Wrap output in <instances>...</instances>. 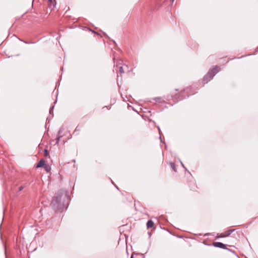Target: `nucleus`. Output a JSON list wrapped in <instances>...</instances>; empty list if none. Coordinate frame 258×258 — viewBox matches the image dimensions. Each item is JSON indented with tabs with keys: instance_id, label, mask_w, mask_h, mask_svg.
Returning a JSON list of instances; mask_svg holds the SVG:
<instances>
[{
	"instance_id": "c756f323",
	"label": "nucleus",
	"mask_w": 258,
	"mask_h": 258,
	"mask_svg": "<svg viewBox=\"0 0 258 258\" xmlns=\"http://www.w3.org/2000/svg\"><path fill=\"white\" fill-rule=\"evenodd\" d=\"M170 1L172 3H173L174 1V0H170Z\"/></svg>"
},
{
	"instance_id": "aec40b11",
	"label": "nucleus",
	"mask_w": 258,
	"mask_h": 258,
	"mask_svg": "<svg viewBox=\"0 0 258 258\" xmlns=\"http://www.w3.org/2000/svg\"><path fill=\"white\" fill-rule=\"evenodd\" d=\"M24 188V186H21L19 187V190L21 191Z\"/></svg>"
},
{
	"instance_id": "9b49d317",
	"label": "nucleus",
	"mask_w": 258,
	"mask_h": 258,
	"mask_svg": "<svg viewBox=\"0 0 258 258\" xmlns=\"http://www.w3.org/2000/svg\"><path fill=\"white\" fill-rule=\"evenodd\" d=\"M81 130V127H79V126H77L76 128H75V130L73 132V135L76 136L78 135L79 133V132Z\"/></svg>"
},
{
	"instance_id": "0eeeda50",
	"label": "nucleus",
	"mask_w": 258,
	"mask_h": 258,
	"mask_svg": "<svg viewBox=\"0 0 258 258\" xmlns=\"http://www.w3.org/2000/svg\"><path fill=\"white\" fill-rule=\"evenodd\" d=\"M49 3V8H51L52 6L53 7H55L56 5V2L55 0H48Z\"/></svg>"
},
{
	"instance_id": "ddd939ff",
	"label": "nucleus",
	"mask_w": 258,
	"mask_h": 258,
	"mask_svg": "<svg viewBox=\"0 0 258 258\" xmlns=\"http://www.w3.org/2000/svg\"><path fill=\"white\" fill-rule=\"evenodd\" d=\"M62 135H60V136H57L56 140V144H58L59 142L60 141V139L62 138Z\"/></svg>"
},
{
	"instance_id": "f3484780",
	"label": "nucleus",
	"mask_w": 258,
	"mask_h": 258,
	"mask_svg": "<svg viewBox=\"0 0 258 258\" xmlns=\"http://www.w3.org/2000/svg\"><path fill=\"white\" fill-rule=\"evenodd\" d=\"M44 156L45 157H47L48 154H49V153H48V151L47 149H45L44 151Z\"/></svg>"
},
{
	"instance_id": "7ed1b4c3",
	"label": "nucleus",
	"mask_w": 258,
	"mask_h": 258,
	"mask_svg": "<svg viewBox=\"0 0 258 258\" xmlns=\"http://www.w3.org/2000/svg\"><path fill=\"white\" fill-rule=\"evenodd\" d=\"M214 246L216 247H218L222 249H226V244L221 242H214L213 243Z\"/></svg>"
},
{
	"instance_id": "4be33fe9",
	"label": "nucleus",
	"mask_w": 258,
	"mask_h": 258,
	"mask_svg": "<svg viewBox=\"0 0 258 258\" xmlns=\"http://www.w3.org/2000/svg\"><path fill=\"white\" fill-rule=\"evenodd\" d=\"M157 128H158V130L159 133V134H160V133H161V130H160V128L159 126H157Z\"/></svg>"
},
{
	"instance_id": "a878e982",
	"label": "nucleus",
	"mask_w": 258,
	"mask_h": 258,
	"mask_svg": "<svg viewBox=\"0 0 258 258\" xmlns=\"http://www.w3.org/2000/svg\"><path fill=\"white\" fill-rule=\"evenodd\" d=\"M180 163H181V165H182L184 168H185V167H184V166L183 164L181 162H180Z\"/></svg>"
},
{
	"instance_id": "4468645a",
	"label": "nucleus",
	"mask_w": 258,
	"mask_h": 258,
	"mask_svg": "<svg viewBox=\"0 0 258 258\" xmlns=\"http://www.w3.org/2000/svg\"><path fill=\"white\" fill-rule=\"evenodd\" d=\"M170 166L174 171H176L175 164L173 162L170 163Z\"/></svg>"
},
{
	"instance_id": "b1692460",
	"label": "nucleus",
	"mask_w": 258,
	"mask_h": 258,
	"mask_svg": "<svg viewBox=\"0 0 258 258\" xmlns=\"http://www.w3.org/2000/svg\"><path fill=\"white\" fill-rule=\"evenodd\" d=\"M140 254L142 255L143 258H145V254H143V253H140Z\"/></svg>"
},
{
	"instance_id": "39448f33",
	"label": "nucleus",
	"mask_w": 258,
	"mask_h": 258,
	"mask_svg": "<svg viewBox=\"0 0 258 258\" xmlns=\"http://www.w3.org/2000/svg\"><path fill=\"white\" fill-rule=\"evenodd\" d=\"M45 161L43 159H41L39 161V162L38 163V164L36 165V168H40L45 165Z\"/></svg>"
},
{
	"instance_id": "bb28decb",
	"label": "nucleus",
	"mask_w": 258,
	"mask_h": 258,
	"mask_svg": "<svg viewBox=\"0 0 258 258\" xmlns=\"http://www.w3.org/2000/svg\"><path fill=\"white\" fill-rule=\"evenodd\" d=\"M160 141L161 142H163L162 140V139H161V136H160Z\"/></svg>"
},
{
	"instance_id": "6e6552de",
	"label": "nucleus",
	"mask_w": 258,
	"mask_h": 258,
	"mask_svg": "<svg viewBox=\"0 0 258 258\" xmlns=\"http://www.w3.org/2000/svg\"><path fill=\"white\" fill-rule=\"evenodd\" d=\"M154 222L151 220H148L147 223V227L148 228H152L154 226Z\"/></svg>"
},
{
	"instance_id": "393cba45",
	"label": "nucleus",
	"mask_w": 258,
	"mask_h": 258,
	"mask_svg": "<svg viewBox=\"0 0 258 258\" xmlns=\"http://www.w3.org/2000/svg\"><path fill=\"white\" fill-rule=\"evenodd\" d=\"M50 119V117H47V119H46V120H49Z\"/></svg>"
},
{
	"instance_id": "473e14b6",
	"label": "nucleus",
	"mask_w": 258,
	"mask_h": 258,
	"mask_svg": "<svg viewBox=\"0 0 258 258\" xmlns=\"http://www.w3.org/2000/svg\"><path fill=\"white\" fill-rule=\"evenodd\" d=\"M112 41L114 42V43H115V41H114L113 40H112Z\"/></svg>"
},
{
	"instance_id": "6ab92c4d",
	"label": "nucleus",
	"mask_w": 258,
	"mask_h": 258,
	"mask_svg": "<svg viewBox=\"0 0 258 258\" xmlns=\"http://www.w3.org/2000/svg\"><path fill=\"white\" fill-rule=\"evenodd\" d=\"M226 237V236L224 234V233H221L220 235H219V237Z\"/></svg>"
},
{
	"instance_id": "f8f14e48",
	"label": "nucleus",
	"mask_w": 258,
	"mask_h": 258,
	"mask_svg": "<svg viewBox=\"0 0 258 258\" xmlns=\"http://www.w3.org/2000/svg\"><path fill=\"white\" fill-rule=\"evenodd\" d=\"M44 169L47 172H48L51 170V167L48 164H45L44 166Z\"/></svg>"
},
{
	"instance_id": "1a4fd4ad",
	"label": "nucleus",
	"mask_w": 258,
	"mask_h": 258,
	"mask_svg": "<svg viewBox=\"0 0 258 258\" xmlns=\"http://www.w3.org/2000/svg\"><path fill=\"white\" fill-rule=\"evenodd\" d=\"M153 99L155 100L157 102L161 103L165 102V101L162 100V98L160 97L154 98Z\"/></svg>"
},
{
	"instance_id": "7c9ffc66",
	"label": "nucleus",
	"mask_w": 258,
	"mask_h": 258,
	"mask_svg": "<svg viewBox=\"0 0 258 258\" xmlns=\"http://www.w3.org/2000/svg\"><path fill=\"white\" fill-rule=\"evenodd\" d=\"M229 251H233L232 250L230 249H227Z\"/></svg>"
},
{
	"instance_id": "a211bd4d",
	"label": "nucleus",
	"mask_w": 258,
	"mask_h": 258,
	"mask_svg": "<svg viewBox=\"0 0 258 258\" xmlns=\"http://www.w3.org/2000/svg\"><path fill=\"white\" fill-rule=\"evenodd\" d=\"M119 69V72L120 74L124 73V71H123V68L122 67H120Z\"/></svg>"
},
{
	"instance_id": "dca6fc26",
	"label": "nucleus",
	"mask_w": 258,
	"mask_h": 258,
	"mask_svg": "<svg viewBox=\"0 0 258 258\" xmlns=\"http://www.w3.org/2000/svg\"><path fill=\"white\" fill-rule=\"evenodd\" d=\"M63 132V128L62 127L59 128V130L58 132V136L61 135Z\"/></svg>"
},
{
	"instance_id": "c85d7f7f",
	"label": "nucleus",
	"mask_w": 258,
	"mask_h": 258,
	"mask_svg": "<svg viewBox=\"0 0 258 258\" xmlns=\"http://www.w3.org/2000/svg\"><path fill=\"white\" fill-rule=\"evenodd\" d=\"M187 90H188V88L186 89V90H184V91H186V92H187Z\"/></svg>"
},
{
	"instance_id": "f03ea898",
	"label": "nucleus",
	"mask_w": 258,
	"mask_h": 258,
	"mask_svg": "<svg viewBox=\"0 0 258 258\" xmlns=\"http://www.w3.org/2000/svg\"><path fill=\"white\" fill-rule=\"evenodd\" d=\"M218 67L215 66L213 69H210L209 72L206 74L203 79V82L204 84L207 83L210 81L218 72L217 70Z\"/></svg>"
},
{
	"instance_id": "20e7f679",
	"label": "nucleus",
	"mask_w": 258,
	"mask_h": 258,
	"mask_svg": "<svg viewBox=\"0 0 258 258\" xmlns=\"http://www.w3.org/2000/svg\"><path fill=\"white\" fill-rule=\"evenodd\" d=\"M181 93L182 91L180 92V93L179 94H177L174 96H172V97L173 98V100H175V102H177L178 101L182 100V99L185 98V97L181 96Z\"/></svg>"
},
{
	"instance_id": "423d86ee",
	"label": "nucleus",
	"mask_w": 258,
	"mask_h": 258,
	"mask_svg": "<svg viewBox=\"0 0 258 258\" xmlns=\"http://www.w3.org/2000/svg\"><path fill=\"white\" fill-rule=\"evenodd\" d=\"M49 3V8H51L52 6L53 7H55L56 5V2L55 0H48Z\"/></svg>"
},
{
	"instance_id": "412c9836",
	"label": "nucleus",
	"mask_w": 258,
	"mask_h": 258,
	"mask_svg": "<svg viewBox=\"0 0 258 258\" xmlns=\"http://www.w3.org/2000/svg\"><path fill=\"white\" fill-rule=\"evenodd\" d=\"M138 254L137 253L134 252V253L132 254V255H131V258H134V257H133V256H134V254Z\"/></svg>"
},
{
	"instance_id": "2eb2a0df",
	"label": "nucleus",
	"mask_w": 258,
	"mask_h": 258,
	"mask_svg": "<svg viewBox=\"0 0 258 258\" xmlns=\"http://www.w3.org/2000/svg\"><path fill=\"white\" fill-rule=\"evenodd\" d=\"M54 107V105H53V106H52L50 107V108L49 109V114H52V115H53Z\"/></svg>"
},
{
	"instance_id": "2f4dec72",
	"label": "nucleus",
	"mask_w": 258,
	"mask_h": 258,
	"mask_svg": "<svg viewBox=\"0 0 258 258\" xmlns=\"http://www.w3.org/2000/svg\"><path fill=\"white\" fill-rule=\"evenodd\" d=\"M208 235H209V233H207V234H205V236Z\"/></svg>"
},
{
	"instance_id": "cd10ccee",
	"label": "nucleus",
	"mask_w": 258,
	"mask_h": 258,
	"mask_svg": "<svg viewBox=\"0 0 258 258\" xmlns=\"http://www.w3.org/2000/svg\"><path fill=\"white\" fill-rule=\"evenodd\" d=\"M113 60H114V61H115V56H113Z\"/></svg>"
},
{
	"instance_id": "9d476101",
	"label": "nucleus",
	"mask_w": 258,
	"mask_h": 258,
	"mask_svg": "<svg viewBox=\"0 0 258 258\" xmlns=\"http://www.w3.org/2000/svg\"><path fill=\"white\" fill-rule=\"evenodd\" d=\"M235 231V229H229L225 232L224 234L226 237L229 236L233 231Z\"/></svg>"
},
{
	"instance_id": "5701e85b",
	"label": "nucleus",
	"mask_w": 258,
	"mask_h": 258,
	"mask_svg": "<svg viewBox=\"0 0 258 258\" xmlns=\"http://www.w3.org/2000/svg\"><path fill=\"white\" fill-rule=\"evenodd\" d=\"M23 42H24V43H27V44H29V43H34V42H27L25 41H24Z\"/></svg>"
},
{
	"instance_id": "72a5a7b5",
	"label": "nucleus",
	"mask_w": 258,
	"mask_h": 258,
	"mask_svg": "<svg viewBox=\"0 0 258 258\" xmlns=\"http://www.w3.org/2000/svg\"><path fill=\"white\" fill-rule=\"evenodd\" d=\"M246 55H244V56H242L241 57H243L244 56H245Z\"/></svg>"
},
{
	"instance_id": "f257e3e1",
	"label": "nucleus",
	"mask_w": 258,
	"mask_h": 258,
	"mask_svg": "<svg viewBox=\"0 0 258 258\" xmlns=\"http://www.w3.org/2000/svg\"><path fill=\"white\" fill-rule=\"evenodd\" d=\"M69 202L70 197L67 191L63 189H60L53 197L51 205L54 211L61 213L67 210Z\"/></svg>"
}]
</instances>
